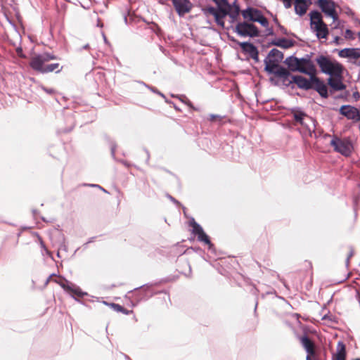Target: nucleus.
<instances>
[{"instance_id":"1","label":"nucleus","mask_w":360,"mask_h":360,"mask_svg":"<svg viewBox=\"0 0 360 360\" xmlns=\"http://www.w3.org/2000/svg\"><path fill=\"white\" fill-rule=\"evenodd\" d=\"M56 58L54 54L49 53H34L30 57L29 65L32 70L42 74L53 72L58 73L63 69L59 63L47 64L49 61L55 60Z\"/></svg>"},{"instance_id":"2","label":"nucleus","mask_w":360,"mask_h":360,"mask_svg":"<svg viewBox=\"0 0 360 360\" xmlns=\"http://www.w3.org/2000/svg\"><path fill=\"white\" fill-rule=\"evenodd\" d=\"M316 62L321 71L330 75V77L340 76L344 73V66L336 60L331 59L328 56L321 55L316 58Z\"/></svg>"},{"instance_id":"3","label":"nucleus","mask_w":360,"mask_h":360,"mask_svg":"<svg viewBox=\"0 0 360 360\" xmlns=\"http://www.w3.org/2000/svg\"><path fill=\"white\" fill-rule=\"evenodd\" d=\"M311 27L316 33L318 39H327L329 30L327 25L323 22L322 15L317 11H313L309 13Z\"/></svg>"},{"instance_id":"4","label":"nucleus","mask_w":360,"mask_h":360,"mask_svg":"<svg viewBox=\"0 0 360 360\" xmlns=\"http://www.w3.org/2000/svg\"><path fill=\"white\" fill-rule=\"evenodd\" d=\"M330 146L335 151L346 157L349 156L353 150V144L349 138L341 139L334 136L330 141Z\"/></svg>"},{"instance_id":"5","label":"nucleus","mask_w":360,"mask_h":360,"mask_svg":"<svg viewBox=\"0 0 360 360\" xmlns=\"http://www.w3.org/2000/svg\"><path fill=\"white\" fill-rule=\"evenodd\" d=\"M264 63L265 70L269 73L274 74L276 77L281 78L283 82H285V80L290 77V71L286 68L280 66L278 64V62L268 58L264 60Z\"/></svg>"},{"instance_id":"6","label":"nucleus","mask_w":360,"mask_h":360,"mask_svg":"<svg viewBox=\"0 0 360 360\" xmlns=\"http://www.w3.org/2000/svg\"><path fill=\"white\" fill-rule=\"evenodd\" d=\"M239 6H236L234 8V11L231 12V11L225 10L224 8L217 9L214 7H209L207 8V12L209 14L213 15L215 18V21L217 25L224 27V18L227 15H230L233 19H234L239 14Z\"/></svg>"},{"instance_id":"7","label":"nucleus","mask_w":360,"mask_h":360,"mask_svg":"<svg viewBox=\"0 0 360 360\" xmlns=\"http://www.w3.org/2000/svg\"><path fill=\"white\" fill-rule=\"evenodd\" d=\"M241 13L243 18L245 20L257 22L265 27L269 25L268 20L262 15V12L257 8H248L247 9L243 10Z\"/></svg>"},{"instance_id":"8","label":"nucleus","mask_w":360,"mask_h":360,"mask_svg":"<svg viewBox=\"0 0 360 360\" xmlns=\"http://www.w3.org/2000/svg\"><path fill=\"white\" fill-rule=\"evenodd\" d=\"M316 4L326 16L330 17L333 21L338 20L339 16L336 11L337 5L333 0H318Z\"/></svg>"},{"instance_id":"9","label":"nucleus","mask_w":360,"mask_h":360,"mask_svg":"<svg viewBox=\"0 0 360 360\" xmlns=\"http://www.w3.org/2000/svg\"><path fill=\"white\" fill-rule=\"evenodd\" d=\"M236 32L242 37H257L259 31L257 27L252 24L246 22H239L236 26Z\"/></svg>"},{"instance_id":"10","label":"nucleus","mask_w":360,"mask_h":360,"mask_svg":"<svg viewBox=\"0 0 360 360\" xmlns=\"http://www.w3.org/2000/svg\"><path fill=\"white\" fill-rule=\"evenodd\" d=\"M189 226L192 228V233L198 236V240L210 246L213 245L209 236L204 232L202 228L193 219L189 222Z\"/></svg>"},{"instance_id":"11","label":"nucleus","mask_w":360,"mask_h":360,"mask_svg":"<svg viewBox=\"0 0 360 360\" xmlns=\"http://www.w3.org/2000/svg\"><path fill=\"white\" fill-rule=\"evenodd\" d=\"M339 112L342 115L346 117L348 120H352L354 122L360 121V111L356 107L349 105H342Z\"/></svg>"},{"instance_id":"12","label":"nucleus","mask_w":360,"mask_h":360,"mask_svg":"<svg viewBox=\"0 0 360 360\" xmlns=\"http://www.w3.org/2000/svg\"><path fill=\"white\" fill-rule=\"evenodd\" d=\"M173 6L179 16H184L189 13L193 5L189 0H171Z\"/></svg>"},{"instance_id":"13","label":"nucleus","mask_w":360,"mask_h":360,"mask_svg":"<svg viewBox=\"0 0 360 360\" xmlns=\"http://www.w3.org/2000/svg\"><path fill=\"white\" fill-rule=\"evenodd\" d=\"M287 85L295 83L297 84V86L303 89H310L312 88L311 85V79H307L305 77L300 76V75H294L291 77V79H290V77L288 79L285 80V82H284Z\"/></svg>"},{"instance_id":"14","label":"nucleus","mask_w":360,"mask_h":360,"mask_svg":"<svg viewBox=\"0 0 360 360\" xmlns=\"http://www.w3.org/2000/svg\"><path fill=\"white\" fill-rule=\"evenodd\" d=\"M300 60V68H297V72L306 74L310 77L316 75V70L311 60L302 58Z\"/></svg>"},{"instance_id":"15","label":"nucleus","mask_w":360,"mask_h":360,"mask_svg":"<svg viewBox=\"0 0 360 360\" xmlns=\"http://www.w3.org/2000/svg\"><path fill=\"white\" fill-rule=\"evenodd\" d=\"M312 88L315 89L322 97H328V88L321 80L318 78L316 75L311 77Z\"/></svg>"},{"instance_id":"16","label":"nucleus","mask_w":360,"mask_h":360,"mask_svg":"<svg viewBox=\"0 0 360 360\" xmlns=\"http://www.w3.org/2000/svg\"><path fill=\"white\" fill-rule=\"evenodd\" d=\"M291 114L292 115L293 120L296 124H300L307 128L309 131L311 130L309 125L304 122L305 119H308L312 122L311 117H308L304 112L297 108H292L291 110Z\"/></svg>"},{"instance_id":"17","label":"nucleus","mask_w":360,"mask_h":360,"mask_svg":"<svg viewBox=\"0 0 360 360\" xmlns=\"http://www.w3.org/2000/svg\"><path fill=\"white\" fill-rule=\"evenodd\" d=\"M343 75L340 76H333L328 79V85L335 91H342L346 88V85L342 82Z\"/></svg>"},{"instance_id":"18","label":"nucleus","mask_w":360,"mask_h":360,"mask_svg":"<svg viewBox=\"0 0 360 360\" xmlns=\"http://www.w3.org/2000/svg\"><path fill=\"white\" fill-rule=\"evenodd\" d=\"M346 346L343 342H338L336 352L333 354L332 360H346Z\"/></svg>"},{"instance_id":"19","label":"nucleus","mask_w":360,"mask_h":360,"mask_svg":"<svg viewBox=\"0 0 360 360\" xmlns=\"http://www.w3.org/2000/svg\"><path fill=\"white\" fill-rule=\"evenodd\" d=\"M310 4L311 2H308L307 0H295L294 3L295 13L302 16L307 13Z\"/></svg>"},{"instance_id":"20","label":"nucleus","mask_w":360,"mask_h":360,"mask_svg":"<svg viewBox=\"0 0 360 360\" xmlns=\"http://www.w3.org/2000/svg\"><path fill=\"white\" fill-rule=\"evenodd\" d=\"M301 343L307 354L309 355H316L315 345L307 336H303L301 338Z\"/></svg>"},{"instance_id":"21","label":"nucleus","mask_w":360,"mask_h":360,"mask_svg":"<svg viewBox=\"0 0 360 360\" xmlns=\"http://www.w3.org/2000/svg\"><path fill=\"white\" fill-rule=\"evenodd\" d=\"M240 46L243 51L248 53L253 59L257 60L258 51L252 44L249 42H242L240 43Z\"/></svg>"},{"instance_id":"22","label":"nucleus","mask_w":360,"mask_h":360,"mask_svg":"<svg viewBox=\"0 0 360 360\" xmlns=\"http://www.w3.org/2000/svg\"><path fill=\"white\" fill-rule=\"evenodd\" d=\"M300 58L296 57H290L285 60V63L288 65L290 70L292 72H297V68H300Z\"/></svg>"},{"instance_id":"23","label":"nucleus","mask_w":360,"mask_h":360,"mask_svg":"<svg viewBox=\"0 0 360 360\" xmlns=\"http://www.w3.org/2000/svg\"><path fill=\"white\" fill-rule=\"evenodd\" d=\"M272 44L284 49H288L293 46L291 40L285 38L274 40L273 41Z\"/></svg>"},{"instance_id":"24","label":"nucleus","mask_w":360,"mask_h":360,"mask_svg":"<svg viewBox=\"0 0 360 360\" xmlns=\"http://www.w3.org/2000/svg\"><path fill=\"white\" fill-rule=\"evenodd\" d=\"M268 58L279 63L283 58V54L279 50L273 49L270 51Z\"/></svg>"},{"instance_id":"25","label":"nucleus","mask_w":360,"mask_h":360,"mask_svg":"<svg viewBox=\"0 0 360 360\" xmlns=\"http://www.w3.org/2000/svg\"><path fill=\"white\" fill-rule=\"evenodd\" d=\"M214 1L218 6L217 9L224 8L228 11H231L233 9L227 0H214Z\"/></svg>"},{"instance_id":"26","label":"nucleus","mask_w":360,"mask_h":360,"mask_svg":"<svg viewBox=\"0 0 360 360\" xmlns=\"http://www.w3.org/2000/svg\"><path fill=\"white\" fill-rule=\"evenodd\" d=\"M223 120V117L219 115H210L208 120L212 122H217L219 124H221Z\"/></svg>"},{"instance_id":"27","label":"nucleus","mask_w":360,"mask_h":360,"mask_svg":"<svg viewBox=\"0 0 360 360\" xmlns=\"http://www.w3.org/2000/svg\"><path fill=\"white\" fill-rule=\"evenodd\" d=\"M360 58V49H350L349 58L357 59Z\"/></svg>"},{"instance_id":"28","label":"nucleus","mask_w":360,"mask_h":360,"mask_svg":"<svg viewBox=\"0 0 360 360\" xmlns=\"http://www.w3.org/2000/svg\"><path fill=\"white\" fill-rule=\"evenodd\" d=\"M73 295H77L79 297H82L84 295V293L82 292L81 289L79 287H77L75 285L73 286L72 290L70 292Z\"/></svg>"},{"instance_id":"29","label":"nucleus","mask_w":360,"mask_h":360,"mask_svg":"<svg viewBox=\"0 0 360 360\" xmlns=\"http://www.w3.org/2000/svg\"><path fill=\"white\" fill-rule=\"evenodd\" d=\"M345 38L349 40L354 39V33L349 29L346 30L345 32Z\"/></svg>"},{"instance_id":"30","label":"nucleus","mask_w":360,"mask_h":360,"mask_svg":"<svg viewBox=\"0 0 360 360\" xmlns=\"http://www.w3.org/2000/svg\"><path fill=\"white\" fill-rule=\"evenodd\" d=\"M350 48L344 49L339 53V56L342 58H349Z\"/></svg>"},{"instance_id":"31","label":"nucleus","mask_w":360,"mask_h":360,"mask_svg":"<svg viewBox=\"0 0 360 360\" xmlns=\"http://www.w3.org/2000/svg\"><path fill=\"white\" fill-rule=\"evenodd\" d=\"M60 285H61V287H62L64 290H65L67 292H70L72 290L73 286H74L75 285H73V284H72V283L69 284V283H62L60 284Z\"/></svg>"},{"instance_id":"32","label":"nucleus","mask_w":360,"mask_h":360,"mask_svg":"<svg viewBox=\"0 0 360 360\" xmlns=\"http://www.w3.org/2000/svg\"><path fill=\"white\" fill-rule=\"evenodd\" d=\"M110 305L115 311L117 312H121V311H122L123 307L118 304L111 303Z\"/></svg>"},{"instance_id":"33","label":"nucleus","mask_w":360,"mask_h":360,"mask_svg":"<svg viewBox=\"0 0 360 360\" xmlns=\"http://www.w3.org/2000/svg\"><path fill=\"white\" fill-rule=\"evenodd\" d=\"M304 264L305 265V267H306L307 270H309V271L311 270L312 265H311V263L310 262L305 261Z\"/></svg>"},{"instance_id":"34","label":"nucleus","mask_w":360,"mask_h":360,"mask_svg":"<svg viewBox=\"0 0 360 360\" xmlns=\"http://www.w3.org/2000/svg\"><path fill=\"white\" fill-rule=\"evenodd\" d=\"M133 312V311H129V310H127V309L122 307V311H121V313H123L126 315H128V314H130Z\"/></svg>"},{"instance_id":"35","label":"nucleus","mask_w":360,"mask_h":360,"mask_svg":"<svg viewBox=\"0 0 360 360\" xmlns=\"http://www.w3.org/2000/svg\"><path fill=\"white\" fill-rule=\"evenodd\" d=\"M17 53L19 55L20 57L21 58H25V56L22 54V49H17Z\"/></svg>"},{"instance_id":"36","label":"nucleus","mask_w":360,"mask_h":360,"mask_svg":"<svg viewBox=\"0 0 360 360\" xmlns=\"http://www.w3.org/2000/svg\"><path fill=\"white\" fill-rule=\"evenodd\" d=\"M353 97L355 100H359L360 98V94L358 91L354 92Z\"/></svg>"},{"instance_id":"37","label":"nucleus","mask_w":360,"mask_h":360,"mask_svg":"<svg viewBox=\"0 0 360 360\" xmlns=\"http://www.w3.org/2000/svg\"><path fill=\"white\" fill-rule=\"evenodd\" d=\"M316 356V355H309V354H307L306 360H314V359H315Z\"/></svg>"},{"instance_id":"38","label":"nucleus","mask_w":360,"mask_h":360,"mask_svg":"<svg viewBox=\"0 0 360 360\" xmlns=\"http://www.w3.org/2000/svg\"><path fill=\"white\" fill-rule=\"evenodd\" d=\"M279 27H280V29L281 30V31H282L284 34H285V33H286V32H285V29L283 26H281V25H279Z\"/></svg>"},{"instance_id":"39","label":"nucleus","mask_w":360,"mask_h":360,"mask_svg":"<svg viewBox=\"0 0 360 360\" xmlns=\"http://www.w3.org/2000/svg\"><path fill=\"white\" fill-rule=\"evenodd\" d=\"M352 255H353V252H350V254H349V257H352Z\"/></svg>"},{"instance_id":"40","label":"nucleus","mask_w":360,"mask_h":360,"mask_svg":"<svg viewBox=\"0 0 360 360\" xmlns=\"http://www.w3.org/2000/svg\"><path fill=\"white\" fill-rule=\"evenodd\" d=\"M340 39V37H335V41H338Z\"/></svg>"},{"instance_id":"41","label":"nucleus","mask_w":360,"mask_h":360,"mask_svg":"<svg viewBox=\"0 0 360 360\" xmlns=\"http://www.w3.org/2000/svg\"><path fill=\"white\" fill-rule=\"evenodd\" d=\"M358 37H359V41H360V32H358Z\"/></svg>"},{"instance_id":"42","label":"nucleus","mask_w":360,"mask_h":360,"mask_svg":"<svg viewBox=\"0 0 360 360\" xmlns=\"http://www.w3.org/2000/svg\"><path fill=\"white\" fill-rule=\"evenodd\" d=\"M353 360H360V359L357 358V359H353Z\"/></svg>"}]
</instances>
